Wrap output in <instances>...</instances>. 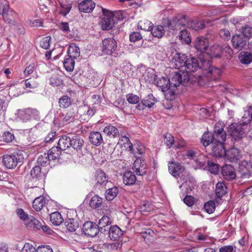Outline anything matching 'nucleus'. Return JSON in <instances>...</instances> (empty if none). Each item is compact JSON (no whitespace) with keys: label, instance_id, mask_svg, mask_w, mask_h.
<instances>
[{"label":"nucleus","instance_id":"7ed1b4c3","mask_svg":"<svg viewBox=\"0 0 252 252\" xmlns=\"http://www.w3.org/2000/svg\"><path fill=\"white\" fill-rule=\"evenodd\" d=\"M182 76L180 72H175L172 75V76L169 79L166 77L158 78L156 81V84L158 87L163 92H166L170 87H177L182 83Z\"/></svg>","mask_w":252,"mask_h":252},{"label":"nucleus","instance_id":"864d4df0","mask_svg":"<svg viewBox=\"0 0 252 252\" xmlns=\"http://www.w3.org/2000/svg\"><path fill=\"white\" fill-rule=\"evenodd\" d=\"M242 33L245 38L252 37V27L245 25L241 28Z\"/></svg>","mask_w":252,"mask_h":252},{"label":"nucleus","instance_id":"bb28decb","mask_svg":"<svg viewBox=\"0 0 252 252\" xmlns=\"http://www.w3.org/2000/svg\"><path fill=\"white\" fill-rule=\"evenodd\" d=\"M70 147L76 151H81L84 146V141L82 138L78 135L71 137Z\"/></svg>","mask_w":252,"mask_h":252},{"label":"nucleus","instance_id":"ea45409f","mask_svg":"<svg viewBox=\"0 0 252 252\" xmlns=\"http://www.w3.org/2000/svg\"><path fill=\"white\" fill-rule=\"evenodd\" d=\"M50 220L51 222L55 225H59L63 221V219L59 212H55L50 214Z\"/></svg>","mask_w":252,"mask_h":252},{"label":"nucleus","instance_id":"f03ea898","mask_svg":"<svg viewBox=\"0 0 252 252\" xmlns=\"http://www.w3.org/2000/svg\"><path fill=\"white\" fill-rule=\"evenodd\" d=\"M224 125L221 122H217L214 128V132L212 133L207 131L203 134L201 139V142L204 147H207L210 144L212 146L214 143L218 140L225 141L226 140V134L224 131Z\"/></svg>","mask_w":252,"mask_h":252},{"label":"nucleus","instance_id":"7c9ffc66","mask_svg":"<svg viewBox=\"0 0 252 252\" xmlns=\"http://www.w3.org/2000/svg\"><path fill=\"white\" fill-rule=\"evenodd\" d=\"M164 29H165V28L163 25V26H154L153 25L151 30V33L153 36L160 38L164 34Z\"/></svg>","mask_w":252,"mask_h":252},{"label":"nucleus","instance_id":"4c0bfd02","mask_svg":"<svg viewBox=\"0 0 252 252\" xmlns=\"http://www.w3.org/2000/svg\"><path fill=\"white\" fill-rule=\"evenodd\" d=\"M63 63L66 71L71 72L73 70L75 62L74 59L71 58L70 56L68 55L66 56Z\"/></svg>","mask_w":252,"mask_h":252},{"label":"nucleus","instance_id":"a211bd4d","mask_svg":"<svg viewBox=\"0 0 252 252\" xmlns=\"http://www.w3.org/2000/svg\"><path fill=\"white\" fill-rule=\"evenodd\" d=\"M224 142L225 141H220L218 140L217 142L214 143V144L212 146V151L215 157H224L226 151L224 149L223 145Z\"/></svg>","mask_w":252,"mask_h":252},{"label":"nucleus","instance_id":"603ef678","mask_svg":"<svg viewBox=\"0 0 252 252\" xmlns=\"http://www.w3.org/2000/svg\"><path fill=\"white\" fill-rule=\"evenodd\" d=\"M164 142L168 148H170L175 143L174 137L170 133H166L164 137Z\"/></svg>","mask_w":252,"mask_h":252},{"label":"nucleus","instance_id":"423d86ee","mask_svg":"<svg viewBox=\"0 0 252 252\" xmlns=\"http://www.w3.org/2000/svg\"><path fill=\"white\" fill-rule=\"evenodd\" d=\"M168 170L169 173L176 178H180L182 179L185 182L180 186L181 189L183 187H185L186 183L188 180L190 179V175L188 171H187L184 166L181 164L174 162H169L168 163Z\"/></svg>","mask_w":252,"mask_h":252},{"label":"nucleus","instance_id":"0eeeda50","mask_svg":"<svg viewBox=\"0 0 252 252\" xmlns=\"http://www.w3.org/2000/svg\"><path fill=\"white\" fill-rule=\"evenodd\" d=\"M24 157L21 152L3 156L2 162L7 168L12 169L18 164L21 165L24 161Z\"/></svg>","mask_w":252,"mask_h":252},{"label":"nucleus","instance_id":"aec40b11","mask_svg":"<svg viewBox=\"0 0 252 252\" xmlns=\"http://www.w3.org/2000/svg\"><path fill=\"white\" fill-rule=\"evenodd\" d=\"M193 43L194 48L201 52L205 51L209 47L208 39L203 36L198 37Z\"/></svg>","mask_w":252,"mask_h":252},{"label":"nucleus","instance_id":"c85d7f7f","mask_svg":"<svg viewBox=\"0 0 252 252\" xmlns=\"http://www.w3.org/2000/svg\"><path fill=\"white\" fill-rule=\"evenodd\" d=\"M238 58L241 63L248 65L252 62V53L248 51H242Z\"/></svg>","mask_w":252,"mask_h":252},{"label":"nucleus","instance_id":"6ab92c4d","mask_svg":"<svg viewBox=\"0 0 252 252\" xmlns=\"http://www.w3.org/2000/svg\"><path fill=\"white\" fill-rule=\"evenodd\" d=\"M95 6L92 0H84L78 4V9L81 12L89 13L92 12Z\"/></svg>","mask_w":252,"mask_h":252},{"label":"nucleus","instance_id":"5701e85b","mask_svg":"<svg viewBox=\"0 0 252 252\" xmlns=\"http://www.w3.org/2000/svg\"><path fill=\"white\" fill-rule=\"evenodd\" d=\"M224 157L231 161L236 162L240 158V151L235 147L231 148L226 150Z\"/></svg>","mask_w":252,"mask_h":252},{"label":"nucleus","instance_id":"cd10ccee","mask_svg":"<svg viewBox=\"0 0 252 252\" xmlns=\"http://www.w3.org/2000/svg\"><path fill=\"white\" fill-rule=\"evenodd\" d=\"M62 151L57 146L53 147L50 149L47 154L49 155V157L51 159L53 165L55 163L56 161L59 159L60 155L62 153Z\"/></svg>","mask_w":252,"mask_h":252},{"label":"nucleus","instance_id":"f3484780","mask_svg":"<svg viewBox=\"0 0 252 252\" xmlns=\"http://www.w3.org/2000/svg\"><path fill=\"white\" fill-rule=\"evenodd\" d=\"M224 142L225 141H220L218 140L217 142L214 143V144L212 146V151L215 157H224L226 151L224 149L223 145Z\"/></svg>","mask_w":252,"mask_h":252},{"label":"nucleus","instance_id":"de8ad7c7","mask_svg":"<svg viewBox=\"0 0 252 252\" xmlns=\"http://www.w3.org/2000/svg\"><path fill=\"white\" fill-rule=\"evenodd\" d=\"M179 37L181 40H183L187 44H189L191 43V40L190 33L186 29L181 30Z\"/></svg>","mask_w":252,"mask_h":252},{"label":"nucleus","instance_id":"1a4fd4ad","mask_svg":"<svg viewBox=\"0 0 252 252\" xmlns=\"http://www.w3.org/2000/svg\"><path fill=\"white\" fill-rule=\"evenodd\" d=\"M103 15L100 21V25L103 30L111 29L115 24L113 14L106 9L102 8Z\"/></svg>","mask_w":252,"mask_h":252},{"label":"nucleus","instance_id":"2f4dec72","mask_svg":"<svg viewBox=\"0 0 252 252\" xmlns=\"http://www.w3.org/2000/svg\"><path fill=\"white\" fill-rule=\"evenodd\" d=\"M136 178L130 171L126 172L123 176V182L126 185L131 186L135 183Z\"/></svg>","mask_w":252,"mask_h":252},{"label":"nucleus","instance_id":"ddd939ff","mask_svg":"<svg viewBox=\"0 0 252 252\" xmlns=\"http://www.w3.org/2000/svg\"><path fill=\"white\" fill-rule=\"evenodd\" d=\"M231 41L233 47L239 51L244 48L248 43L247 38L240 34L233 35Z\"/></svg>","mask_w":252,"mask_h":252},{"label":"nucleus","instance_id":"e2e57ef3","mask_svg":"<svg viewBox=\"0 0 252 252\" xmlns=\"http://www.w3.org/2000/svg\"><path fill=\"white\" fill-rule=\"evenodd\" d=\"M126 97L127 101L130 104H136L139 101V96L132 93L127 94Z\"/></svg>","mask_w":252,"mask_h":252},{"label":"nucleus","instance_id":"3c124183","mask_svg":"<svg viewBox=\"0 0 252 252\" xmlns=\"http://www.w3.org/2000/svg\"><path fill=\"white\" fill-rule=\"evenodd\" d=\"M7 105V97L3 94H0V115L6 111Z\"/></svg>","mask_w":252,"mask_h":252},{"label":"nucleus","instance_id":"bf43d9fd","mask_svg":"<svg viewBox=\"0 0 252 252\" xmlns=\"http://www.w3.org/2000/svg\"><path fill=\"white\" fill-rule=\"evenodd\" d=\"M50 84L53 87H57L63 84V81L57 75H53L50 79Z\"/></svg>","mask_w":252,"mask_h":252},{"label":"nucleus","instance_id":"393cba45","mask_svg":"<svg viewBox=\"0 0 252 252\" xmlns=\"http://www.w3.org/2000/svg\"><path fill=\"white\" fill-rule=\"evenodd\" d=\"M111 222L109 217L104 216L101 219L99 220L97 226L99 227L100 232L101 233H104L107 231L109 227V226Z\"/></svg>","mask_w":252,"mask_h":252},{"label":"nucleus","instance_id":"6e6d98bb","mask_svg":"<svg viewBox=\"0 0 252 252\" xmlns=\"http://www.w3.org/2000/svg\"><path fill=\"white\" fill-rule=\"evenodd\" d=\"M14 138L13 133L9 131H5L1 136V140L6 143H10L12 142Z\"/></svg>","mask_w":252,"mask_h":252},{"label":"nucleus","instance_id":"a19ab883","mask_svg":"<svg viewBox=\"0 0 252 252\" xmlns=\"http://www.w3.org/2000/svg\"><path fill=\"white\" fill-rule=\"evenodd\" d=\"M64 225L67 229L70 232H74L79 226L78 222L74 219H69L65 220Z\"/></svg>","mask_w":252,"mask_h":252},{"label":"nucleus","instance_id":"dca6fc26","mask_svg":"<svg viewBox=\"0 0 252 252\" xmlns=\"http://www.w3.org/2000/svg\"><path fill=\"white\" fill-rule=\"evenodd\" d=\"M96 183L94 187L100 189L105 187L108 182V178L105 173L102 170H97L96 172L95 178Z\"/></svg>","mask_w":252,"mask_h":252},{"label":"nucleus","instance_id":"39448f33","mask_svg":"<svg viewBox=\"0 0 252 252\" xmlns=\"http://www.w3.org/2000/svg\"><path fill=\"white\" fill-rule=\"evenodd\" d=\"M242 119L239 124L233 123L228 127V132L230 134L232 141L236 146H239L242 143L243 138L245 137V133L243 126Z\"/></svg>","mask_w":252,"mask_h":252},{"label":"nucleus","instance_id":"a878e982","mask_svg":"<svg viewBox=\"0 0 252 252\" xmlns=\"http://www.w3.org/2000/svg\"><path fill=\"white\" fill-rule=\"evenodd\" d=\"M71 137L67 135L62 136L58 140L57 147L61 150L64 151L70 147Z\"/></svg>","mask_w":252,"mask_h":252},{"label":"nucleus","instance_id":"8fccbe9b","mask_svg":"<svg viewBox=\"0 0 252 252\" xmlns=\"http://www.w3.org/2000/svg\"><path fill=\"white\" fill-rule=\"evenodd\" d=\"M207 167L208 170L213 174L217 175L219 173V165L212 160L207 161Z\"/></svg>","mask_w":252,"mask_h":252},{"label":"nucleus","instance_id":"79ce46f5","mask_svg":"<svg viewBox=\"0 0 252 252\" xmlns=\"http://www.w3.org/2000/svg\"><path fill=\"white\" fill-rule=\"evenodd\" d=\"M157 101V99L153 96L152 94H149L142 100L144 105L148 108L153 107Z\"/></svg>","mask_w":252,"mask_h":252},{"label":"nucleus","instance_id":"f704fd0d","mask_svg":"<svg viewBox=\"0 0 252 252\" xmlns=\"http://www.w3.org/2000/svg\"><path fill=\"white\" fill-rule=\"evenodd\" d=\"M221 46L215 44L212 46L210 49V55L211 58H220L222 55Z\"/></svg>","mask_w":252,"mask_h":252},{"label":"nucleus","instance_id":"58836bf2","mask_svg":"<svg viewBox=\"0 0 252 252\" xmlns=\"http://www.w3.org/2000/svg\"><path fill=\"white\" fill-rule=\"evenodd\" d=\"M46 201L43 196H39L35 198L32 202V207L36 211H39L45 204Z\"/></svg>","mask_w":252,"mask_h":252},{"label":"nucleus","instance_id":"49530a36","mask_svg":"<svg viewBox=\"0 0 252 252\" xmlns=\"http://www.w3.org/2000/svg\"><path fill=\"white\" fill-rule=\"evenodd\" d=\"M72 103L71 98L67 95H63L59 100V105L60 107L66 108L68 107Z\"/></svg>","mask_w":252,"mask_h":252},{"label":"nucleus","instance_id":"680f3d73","mask_svg":"<svg viewBox=\"0 0 252 252\" xmlns=\"http://www.w3.org/2000/svg\"><path fill=\"white\" fill-rule=\"evenodd\" d=\"M25 86L26 88L34 89L37 87L38 83L34 78H29L25 81Z\"/></svg>","mask_w":252,"mask_h":252},{"label":"nucleus","instance_id":"4468645a","mask_svg":"<svg viewBox=\"0 0 252 252\" xmlns=\"http://www.w3.org/2000/svg\"><path fill=\"white\" fill-rule=\"evenodd\" d=\"M188 57L184 54L177 53L173 58L172 61L175 63V68L180 69L181 72H183L185 68L186 60Z\"/></svg>","mask_w":252,"mask_h":252},{"label":"nucleus","instance_id":"09e8293b","mask_svg":"<svg viewBox=\"0 0 252 252\" xmlns=\"http://www.w3.org/2000/svg\"><path fill=\"white\" fill-rule=\"evenodd\" d=\"M153 25V24L148 20L140 21L138 23L137 27L138 29L151 32Z\"/></svg>","mask_w":252,"mask_h":252},{"label":"nucleus","instance_id":"c9c22d12","mask_svg":"<svg viewBox=\"0 0 252 252\" xmlns=\"http://www.w3.org/2000/svg\"><path fill=\"white\" fill-rule=\"evenodd\" d=\"M252 119V105L248 106L245 110L244 114L242 117V125H248Z\"/></svg>","mask_w":252,"mask_h":252},{"label":"nucleus","instance_id":"c756f323","mask_svg":"<svg viewBox=\"0 0 252 252\" xmlns=\"http://www.w3.org/2000/svg\"><path fill=\"white\" fill-rule=\"evenodd\" d=\"M227 188L224 182H219L216 185V194L218 197L220 198L227 193Z\"/></svg>","mask_w":252,"mask_h":252},{"label":"nucleus","instance_id":"e433bc0d","mask_svg":"<svg viewBox=\"0 0 252 252\" xmlns=\"http://www.w3.org/2000/svg\"><path fill=\"white\" fill-rule=\"evenodd\" d=\"M37 162L38 165L42 166H46L47 165H54L47 154L44 153L40 155L37 159Z\"/></svg>","mask_w":252,"mask_h":252},{"label":"nucleus","instance_id":"13d9d810","mask_svg":"<svg viewBox=\"0 0 252 252\" xmlns=\"http://www.w3.org/2000/svg\"><path fill=\"white\" fill-rule=\"evenodd\" d=\"M28 132L26 133H28L27 139L29 143H32L35 141L37 138V131H35L34 128H31L28 130Z\"/></svg>","mask_w":252,"mask_h":252},{"label":"nucleus","instance_id":"20e7f679","mask_svg":"<svg viewBox=\"0 0 252 252\" xmlns=\"http://www.w3.org/2000/svg\"><path fill=\"white\" fill-rule=\"evenodd\" d=\"M188 17L183 14H178L172 20L168 19L163 20V25L170 32L171 31H179L187 27Z\"/></svg>","mask_w":252,"mask_h":252},{"label":"nucleus","instance_id":"a18cd8bd","mask_svg":"<svg viewBox=\"0 0 252 252\" xmlns=\"http://www.w3.org/2000/svg\"><path fill=\"white\" fill-rule=\"evenodd\" d=\"M2 15L4 20L7 23H10L12 20L11 17L13 13L12 10L9 9L8 6L3 7V5H2Z\"/></svg>","mask_w":252,"mask_h":252},{"label":"nucleus","instance_id":"c03bdc74","mask_svg":"<svg viewBox=\"0 0 252 252\" xmlns=\"http://www.w3.org/2000/svg\"><path fill=\"white\" fill-rule=\"evenodd\" d=\"M103 199L98 195L94 196L90 201V207L93 209L99 207L102 204Z\"/></svg>","mask_w":252,"mask_h":252},{"label":"nucleus","instance_id":"6e6552de","mask_svg":"<svg viewBox=\"0 0 252 252\" xmlns=\"http://www.w3.org/2000/svg\"><path fill=\"white\" fill-rule=\"evenodd\" d=\"M18 117L23 122L30 121L32 118L39 120V112L35 108H28L26 109L19 110Z\"/></svg>","mask_w":252,"mask_h":252},{"label":"nucleus","instance_id":"9b49d317","mask_svg":"<svg viewBox=\"0 0 252 252\" xmlns=\"http://www.w3.org/2000/svg\"><path fill=\"white\" fill-rule=\"evenodd\" d=\"M82 230L86 235L94 237L100 232L97 225L92 221L86 222L83 225Z\"/></svg>","mask_w":252,"mask_h":252},{"label":"nucleus","instance_id":"774afa93","mask_svg":"<svg viewBox=\"0 0 252 252\" xmlns=\"http://www.w3.org/2000/svg\"><path fill=\"white\" fill-rule=\"evenodd\" d=\"M41 167L40 166H35L33 167L31 171V175L33 178H38L40 176Z\"/></svg>","mask_w":252,"mask_h":252},{"label":"nucleus","instance_id":"0e129e2a","mask_svg":"<svg viewBox=\"0 0 252 252\" xmlns=\"http://www.w3.org/2000/svg\"><path fill=\"white\" fill-rule=\"evenodd\" d=\"M16 213L18 217L23 220L28 221L32 216H29L21 208L18 209L16 210Z\"/></svg>","mask_w":252,"mask_h":252},{"label":"nucleus","instance_id":"052dcab7","mask_svg":"<svg viewBox=\"0 0 252 252\" xmlns=\"http://www.w3.org/2000/svg\"><path fill=\"white\" fill-rule=\"evenodd\" d=\"M222 54H225V56L228 57H231L233 54V50L230 46L227 44H224L221 46Z\"/></svg>","mask_w":252,"mask_h":252},{"label":"nucleus","instance_id":"f8f14e48","mask_svg":"<svg viewBox=\"0 0 252 252\" xmlns=\"http://www.w3.org/2000/svg\"><path fill=\"white\" fill-rule=\"evenodd\" d=\"M132 170L137 175L143 176L147 171V165L144 160L136 159L132 165Z\"/></svg>","mask_w":252,"mask_h":252},{"label":"nucleus","instance_id":"412c9836","mask_svg":"<svg viewBox=\"0 0 252 252\" xmlns=\"http://www.w3.org/2000/svg\"><path fill=\"white\" fill-rule=\"evenodd\" d=\"M109 237L111 240H118L123 235L124 232L117 225H111L108 230Z\"/></svg>","mask_w":252,"mask_h":252},{"label":"nucleus","instance_id":"2eb2a0df","mask_svg":"<svg viewBox=\"0 0 252 252\" xmlns=\"http://www.w3.org/2000/svg\"><path fill=\"white\" fill-rule=\"evenodd\" d=\"M221 175L223 178L227 181H231L236 177L234 168L231 165L225 164L222 167Z\"/></svg>","mask_w":252,"mask_h":252},{"label":"nucleus","instance_id":"b1692460","mask_svg":"<svg viewBox=\"0 0 252 252\" xmlns=\"http://www.w3.org/2000/svg\"><path fill=\"white\" fill-rule=\"evenodd\" d=\"M187 27L196 31H199L204 28V22L202 20H192L188 18Z\"/></svg>","mask_w":252,"mask_h":252},{"label":"nucleus","instance_id":"473e14b6","mask_svg":"<svg viewBox=\"0 0 252 252\" xmlns=\"http://www.w3.org/2000/svg\"><path fill=\"white\" fill-rule=\"evenodd\" d=\"M57 1L60 4V14L63 16H65L70 12L72 8V4L68 2L64 3L61 0H57Z\"/></svg>","mask_w":252,"mask_h":252},{"label":"nucleus","instance_id":"69168bd1","mask_svg":"<svg viewBox=\"0 0 252 252\" xmlns=\"http://www.w3.org/2000/svg\"><path fill=\"white\" fill-rule=\"evenodd\" d=\"M240 174L243 179H249L251 177V172L246 167H242L240 169Z\"/></svg>","mask_w":252,"mask_h":252},{"label":"nucleus","instance_id":"4be33fe9","mask_svg":"<svg viewBox=\"0 0 252 252\" xmlns=\"http://www.w3.org/2000/svg\"><path fill=\"white\" fill-rule=\"evenodd\" d=\"M90 143L94 146H98L103 142L101 134L98 131H92L89 136Z\"/></svg>","mask_w":252,"mask_h":252},{"label":"nucleus","instance_id":"72a5a7b5","mask_svg":"<svg viewBox=\"0 0 252 252\" xmlns=\"http://www.w3.org/2000/svg\"><path fill=\"white\" fill-rule=\"evenodd\" d=\"M103 132L106 135L114 138L117 137L120 135L118 129L112 125L106 126L103 129Z\"/></svg>","mask_w":252,"mask_h":252},{"label":"nucleus","instance_id":"338daca9","mask_svg":"<svg viewBox=\"0 0 252 252\" xmlns=\"http://www.w3.org/2000/svg\"><path fill=\"white\" fill-rule=\"evenodd\" d=\"M51 39V38L50 36H46L43 38L40 43V47L45 49H49Z\"/></svg>","mask_w":252,"mask_h":252},{"label":"nucleus","instance_id":"f257e3e1","mask_svg":"<svg viewBox=\"0 0 252 252\" xmlns=\"http://www.w3.org/2000/svg\"><path fill=\"white\" fill-rule=\"evenodd\" d=\"M182 76V85L192 88L196 85L203 86L208 79H217L221 74L220 70L212 66L208 59L201 57H189L186 63Z\"/></svg>","mask_w":252,"mask_h":252},{"label":"nucleus","instance_id":"5fc2aeb1","mask_svg":"<svg viewBox=\"0 0 252 252\" xmlns=\"http://www.w3.org/2000/svg\"><path fill=\"white\" fill-rule=\"evenodd\" d=\"M29 222V225L30 227H33L34 229H40L41 227V224L38 220L34 218L33 216H31L30 220L28 221Z\"/></svg>","mask_w":252,"mask_h":252},{"label":"nucleus","instance_id":"4d7b16f0","mask_svg":"<svg viewBox=\"0 0 252 252\" xmlns=\"http://www.w3.org/2000/svg\"><path fill=\"white\" fill-rule=\"evenodd\" d=\"M216 205L214 201H209L204 205V208L205 210L208 214H211L213 213L215 210Z\"/></svg>","mask_w":252,"mask_h":252},{"label":"nucleus","instance_id":"37998d69","mask_svg":"<svg viewBox=\"0 0 252 252\" xmlns=\"http://www.w3.org/2000/svg\"><path fill=\"white\" fill-rule=\"evenodd\" d=\"M118 193V189L114 186L106 190L105 193V198L107 200H112L116 197Z\"/></svg>","mask_w":252,"mask_h":252},{"label":"nucleus","instance_id":"9d476101","mask_svg":"<svg viewBox=\"0 0 252 252\" xmlns=\"http://www.w3.org/2000/svg\"><path fill=\"white\" fill-rule=\"evenodd\" d=\"M117 44L112 38H107L102 41V51L107 55H111L116 50Z\"/></svg>","mask_w":252,"mask_h":252}]
</instances>
